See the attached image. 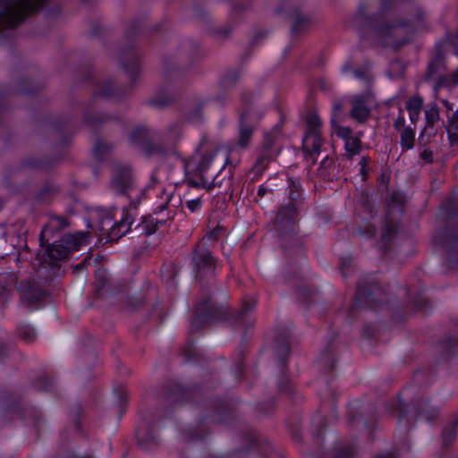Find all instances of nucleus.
Wrapping results in <instances>:
<instances>
[{"mask_svg":"<svg viewBox=\"0 0 458 458\" xmlns=\"http://www.w3.org/2000/svg\"><path fill=\"white\" fill-rule=\"evenodd\" d=\"M347 26L372 44L398 48L408 43L414 33L426 28L425 13L417 8L413 17L397 20L392 0H360Z\"/></svg>","mask_w":458,"mask_h":458,"instance_id":"f257e3e1","label":"nucleus"},{"mask_svg":"<svg viewBox=\"0 0 458 458\" xmlns=\"http://www.w3.org/2000/svg\"><path fill=\"white\" fill-rule=\"evenodd\" d=\"M216 156V148L202 140L196 152L184 161L185 180L189 186L210 191L217 184L216 176L210 174Z\"/></svg>","mask_w":458,"mask_h":458,"instance_id":"f03ea898","label":"nucleus"},{"mask_svg":"<svg viewBox=\"0 0 458 458\" xmlns=\"http://www.w3.org/2000/svg\"><path fill=\"white\" fill-rule=\"evenodd\" d=\"M128 139L131 145L140 148L148 156L165 153V147L154 142L161 139V133L148 126H136L130 131Z\"/></svg>","mask_w":458,"mask_h":458,"instance_id":"7ed1b4c3","label":"nucleus"},{"mask_svg":"<svg viewBox=\"0 0 458 458\" xmlns=\"http://www.w3.org/2000/svg\"><path fill=\"white\" fill-rule=\"evenodd\" d=\"M287 182L289 199L293 202L282 207L278 210L276 216V225L278 230H281L284 225L286 227L293 230V220L299 209L297 200L301 197L302 190L300 181L296 178L289 177Z\"/></svg>","mask_w":458,"mask_h":458,"instance_id":"20e7f679","label":"nucleus"},{"mask_svg":"<svg viewBox=\"0 0 458 458\" xmlns=\"http://www.w3.org/2000/svg\"><path fill=\"white\" fill-rule=\"evenodd\" d=\"M196 278L203 279L215 274L216 260L209 249L202 242L196 243L192 250L191 262Z\"/></svg>","mask_w":458,"mask_h":458,"instance_id":"39448f33","label":"nucleus"},{"mask_svg":"<svg viewBox=\"0 0 458 458\" xmlns=\"http://www.w3.org/2000/svg\"><path fill=\"white\" fill-rule=\"evenodd\" d=\"M226 310L216 305L211 299L204 298L199 301L195 308V315L191 321V330H199L214 320L224 319Z\"/></svg>","mask_w":458,"mask_h":458,"instance_id":"423d86ee","label":"nucleus"},{"mask_svg":"<svg viewBox=\"0 0 458 458\" xmlns=\"http://www.w3.org/2000/svg\"><path fill=\"white\" fill-rule=\"evenodd\" d=\"M322 123L319 116L315 112H310L307 115V130L302 139L303 149L309 154L315 162V157L320 152L323 140L320 135Z\"/></svg>","mask_w":458,"mask_h":458,"instance_id":"0eeeda50","label":"nucleus"},{"mask_svg":"<svg viewBox=\"0 0 458 458\" xmlns=\"http://www.w3.org/2000/svg\"><path fill=\"white\" fill-rule=\"evenodd\" d=\"M260 114L255 106H248L242 112L239 121V134L235 146L246 149L251 141L255 125L260 118Z\"/></svg>","mask_w":458,"mask_h":458,"instance_id":"6e6552de","label":"nucleus"},{"mask_svg":"<svg viewBox=\"0 0 458 458\" xmlns=\"http://www.w3.org/2000/svg\"><path fill=\"white\" fill-rule=\"evenodd\" d=\"M110 188L116 194L131 197L130 194L135 191V180L130 165L120 164L114 166Z\"/></svg>","mask_w":458,"mask_h":458,"instance_id":"1a4fd4ad","label":"nucleus"},{"mask_svg":"<svg viewBox=\"0 0 458 458\" xmlns=\"http://www.w3.org/2000/svg\"><path fill=\"white\" fill-rule=\"evenodd\" d=\"M350 116L359 123H365L370 115L372 98L369 94L352 95L347 98Z\"/></svg>","mask_w":458,"mask_h":458,"instance_id":"9d476101","label":"nucleus"},{"mask_svg":"<svg viewBox=\"0 0 458 458\" xmlns=\"http://www.w3.org/2000/svg\"><path fill=\"white\" fill-rule=\"evenodd\" d=\"M379 291L377 284L372 280L361 279L358 282L355 294V306L357 308L376 307V297Z\"/></svg>","mask_w":458,"mask_h":458,"instance_id":"9b49d317","label":"nucleus"},{"mask_svg":"<svg viewBox=\"0 0 458 458\" xmlns=\"http://www.w3.org/2000/svg\"><path fill=\"white\" fill-rule=\"evenodd\" d=\"M132 224L133 215L131 213L130 209L123 208L120 220L108 228V239L110 241H117L129 232Z\"/></svg>","mask_w":458,"mask_h":458,"instance_id":"f8f14e48","label":"nucleus"},{"mask_svg":"<svg viewBox=\"0 0 458 458\" xmlns=\"http://www.w3.org/2000/svg\"><path fill=\"white\" fill-rule=\"evenodd\" d=\"M120 66L133 80L140 73V60L137 52L133 49L123 51L121 55Z\"/></svg>","mask_w":458,"mask_h":458,"instance_id":"ddd939ff","label":"nucleus"},{"mask_svg":"<svg viewBox=\"0 0 458 458\" xmlns=\"http://www.w3.org/2000/svg\"><path fill=\"white\" fill-rule=\"evenodd\" d=\"M426 125L420 134V140H423L425 135L428 137L435 135V125L440 120L439 108L436 103L429 104L425 110Z\"/></svg>","mask_w":458,"mask_h":458,"instance_id":"4468645a","label":"nucleus"},{"mask_svg":"<svg viewBox=\"0 0 458 458\" xmlns=\"http://www.w3.org/2000/svg\"><path fill=\"white\" fill-rule=\"evenodd\" d=\"M45 297V293L35 287H29L22 291L21 299L22 303L29 309L36 310L39 308L41 301Z\"/></svg>","mask_w":458,"mask_h":458,"instance_id":"2eb2a0df","label":"nucleus"},{"mask_svg":"<svg viewBox=\"0 0 458 458\" xmlns=\"http://www.w3.org/2000/svg\"><path fill=\"white\" fill-rule=\"evenodd\" d=\"M172 211H168L165 218H153L151 216H145L142 217L141 223L139 225L138 228L142 232V233H145L146 235H150L156 233L157 228L159 226H162L165 225V220L172 218L174 216V214Z\"/></svg>","mask_w":458,"mask_h":458,"instance_id":"dca6fc26","label":"nucleus"},{"mask_svg":"<svg viewBox=\"0 0 458 458\" xmlns=\"http://www.w3.org/2000/svg\"><path fill=\"white\" fill-rule=\"evenodd\" d=\"M445 130L451 145L458 143V110L451 111L446 115Z\"/></svg>","mask_w":458,"mask_h":458,"instance_id":"f3484780","label":"nucleus"},{"mask_svg":"<svg viewBox=\"0 0 458 458\" xmlns=\"http://www.w3.org/2000/svg\"><path fill=\"white\" fill-rule=\"evenodd\" d=\"M447 251V257L450 262L458 261V229L449 235L444 241H439Z\"/></svg>","mask_w":458,"mask_h":458,"instance_id":"a211bd4d","label":"nucleus"},{"mask_svg":"<svg viewBox=\"0 0 458 458\" xmlns=\"http://www.w3.org/2000/svg\"><path fill=\"white\" fill-rule=\"evenodd\" d=\"M49 262L61 260L68 257V247L61 240L59 242L51 244L46 250Z\"/></svg>","mask_w":458,"mask_h":458,"instance_id":"6ab92c4d","label":"nucleus"},{"mask_svg":"<svg viewBox=\"0 0 458 458\" xmlns=\"http://www.w3.org/2000/svg\"><path fill=\"white\" fill-rule=\"evenodd\" d=\"M398 131L400 133V146L403 151L412 149L415 144L416 128L407 126Z\"/></svg>","mask_w":458,"mask_h":458,"instance_id":"aec40b11","label":"nucleus"},{"mask_svg":"<svg viewBox=\"0 0 458 458\" xmlns=\"http://www.w3.org/2000/svg\"><path fill=\"white\" fill-rule=\"evenodd\" d=\"M293 24L292 26V30L294 34L304 31L308 29L311 23L310 18L299 11H294L293 13Z\"/></svg>","mask_w":458,"mask_h":458,"instance_id":"412c9836","label":"nucleus"},{"mask_svg":"<svg viewBox=\"0 0 458 458\" xmlns=\"http://www.w3.org/2000/svg\"><path fill=\"white\" fill-rule=\"evenodd\" d=\"M86 235L84 233H77L74 234L65 235L62 241L68 247L69 253L71 251L78 250L84 243Z\"/></svg>","mask_w":458,"mask_h":458,"instance_id":"4be33fe9","label":"nucleus"},{"mask_svg":"<svg viewBox=\"0 0 458 458\" xmlns=\"http://www.w3.org/2000/svg\"><path fill=\"white\" fill-rule=\"evenodd\" d=\"M277 345L276 347V352L278 358V366L284 368L286 363V358L290 352V345L286 337L282 340L277 339Z\"/></svg>","mask_w":458,"mask_h":458,"instance_id":"5701e85b","label":"nucleus"},{"mask_svg":"<svg viewBox=\"0 0 458 458\" xmlns=\"http://www.w3.org/2000/svg\"><path fill=\"white\" fill-rule=\"evenodd\" d=\"M240 73L236 70H231L225 72L219 81V86L222 90H227L232 89L239 81Z\"/></svg>","mask_w":458,"mask_h":458,"instance_id":"b1692460","label":"nucleus"},{"mask_svg":"<svg viewBox=\"0 0 458 458\" xmlns=\"http://www.w3.org/2000/svg\"><path fill=\"white\" fill-rule=\"evenodd\" d=\"M157 197L159 200L156 203L155 212L161 214L163 211L167 209L168 204L172 200V193L168 192L163 187H157Z\"/></svg>","mask_w":458,"mask_h":458,"instance_id":"393cba45","label":"nucleus"},{"mask_svg":"<svg viewBox=\"0 0 458 458\" xmlns=\"http://www.w3.org/2000/svg\"><path fill=\"white\" fill-rule=\"evenodd\" d=\"M344 148L348 158L352 159L353 156L359 155L361 151V141L357 137H349L344 141Z\"/></svg>","mask_w":458,"mask_h":458,"instance_id":"a878e982","label":"nucleus"},{"mask_svg":"<svg viewBox=\"0 0 458 458\" xmlns=\"http://www.w3.org/2000/svg\"><path fill=\"white\" fill-rule=\"evenodd\" d=\"M276 153L277 150H271L260 147L256 161V165L260 169L265 168L267 164L276 157Z\"/></svg>","mask_w":458,"mask_h":458,"instance_id":"bb28decb","label":"nucleus"},{"mask_svg":"<svg viewBox=\"0 0 458 458\" xmlns=\"http://www.w3.org/2000/svg\"><path fill=\"white\" fill-rule=\"evenodd\" d=\"M67 225H68V223L64 217L59 216H52L49 219L48 224L42 229V231L40 233V237H42L43 234L45 233H47V231L48 229H50L52 231H60V230L64 229V227H66Z\"/></svg>","mask_w":458,"mask_h":458,"instance_id":"cd10ccee","label":"nucleus"},{"mask_svg":"<svg viewBox=\"0 0 458 458\" xmlns=\"http://www.w3.org/2000/svg\"><path fill=\"white\" fill-rule=\"evenodd\" d=\"M318 362L321 364V366H323L325 369L328 371L333 370L335 368V360L332 350L327 348L322 352L318 358Z\"/></svg>","mask_w":458,"mask_h":458,"instance_id":"c85d7f7f","label":"nucleus"},{"mask_svg":"<svg viewBox=\"0 0 458 458\" xmlns=\"http://www.w3.org/2000/svg\"><path fill=\"white\" fill-rule=\"evenodd\" d=\"M458 426V420L454 421L452 424L445 427L443 430L442 440L443 445L447 446L456 438V428Z\"/></svg>","mask_w":458,"mask_h":458,"instance_id":"c756f323","label":"nucleus"},{"mask_svg":"<svg viewBox=\"0 0 458 458\" xmlns=\"http://www.w3.org/2000/svg\"><path fill=\"white\" fill-rule=\"evenodd\" d=\"M111 151V146L104 141H98L93 148L94 157L99 160H104Z\"/></svg>","mask_w":458,"mask_h":458,"instance_id":"7c9ffc66","label":"nucleus"},{"mask_svg":"<svg viewBox=\"0 0 458 458\" xmlns=\"http://www.w3.org/2000/svg\"><path fill=\"white\" fill-rule=\"evenodd\" d=\"M18 333L21 339L29 344L32 343L37 337L36 330L30 325L20 326L18 327Z\"/></svg>","mask_w":458,"mask_h":458,"instance_id":"2f4dec72","label":"nucleus"},{"mask_svg":"<svg viewBox=\"0 0 458 458\" xmlns=\"http://www.w3.org/2000/svg\"><path fill=\"white\" fill-rule=\"evenodd\" d=\"M137 438L139 444L142 446H146L149 443L157 444V440L152 432H148L145 428H139L137 430Z\"/></svg>","mask_w":458,"mask_h":458,"instance_id":"473e14b6","label":"nucleus"},{"mask_svg":"<svg viewBox=\"0 0 458 458\" xmlns=\"http://www.w3.org/2000/svg\"><path fill=\"white\" fill-rule=\"evenodd\" d=\"M440 214L445 217H453L457 214V206L454 199H448L440 208Z\"/></svg>","mask_w":458,"mask_h":458,"instance_id":"72a5a7b5","label":"nucleus"},{"mask_svg":"<svg viewBox=\"0 0 458 458\" xmlns=\"http://www.w3.org/2000/svg\"><path fill=\"white\" fill-rule=\"evenodd\" d=\"M112 89L113 82L111 81H105L98 85L95 94L105 98H111L115 96Z\"/></svg>","mask_w":458,"mask_h":458,"instance_id":"f704fd0d","label":"nucleus"},{"mask_svg":"<svg viewBox=\"0 0 458 458\" xmlns=\"http://www.w3.org/2000/svg\"><path fill=\"white\" fill-rule=\"evenodd\" d=\"M396 233V225L392 222H386L382 228V240L388 242Z\"/></svg>","mask_w":458,"mask_h":458,"instance_id":"c9c22d12","label":"nucleus"},{"mask_svg":"<svg viewBox=\"0 0 458 458\" xmlns=\"http://www.w3.org/2000/svg\"><path fill=\"white\" fill-rule=\"evenodd\" d=\"M355 454L353 445L337 447L334 453V458H352Z\"/></svg>","mask_w":458,"mask_h":458,"instance_id":"e433bc0d","label":"nucleus"},{"mask_svg":"<svg viewBox=\"0 0 458 458\" xmlns=\"http://www.w3.org/2000/svg\"><path fill=\"white\" fill-rule=\"evenodd\" d=\"M423 98L420 96H414L406 102L407 111L421 112Z\"/></svg>","mask_w":458,"mask_h":458,"instance_id":"4c0bfd02","label":"nucleus"},{"mask_svg":"<svg viewBox=\"0 0 458 458\" xmlns=\"http://www.w3.org/2000/svg\"><path fill=\"white\" fill-rule=\"evenodd\" d=\"M255 301H245L242 305V310L237 313L235 319L238 322H243L244 318L247 316L248 312L251 311L255 307Z\"/></svg>","mask_w":458,"mask_h":458,"instance_id":"58836bf2","label":"nucleus"},{"mask_svg":"<svg viewBox=\"0 0 458 458\" xmlns=\"http://www.w3.org/2000/svg\"><path fill=\"white\" fill-rule=\"evenodd\" d=\"M438 414V410L436 407H430L428 410H420L417 413L418 420H431Z\"/></svg>","mask_w":458,"mask_h":458,"instance_id":"ea45409f","label":"nucleus"},{"mask_svg":"<svg viewBox=\"0 0 458 458\" xmlns=\"http://www.w3.org/2000/svg\"><path fill=\"white\" fill-rule=\"evenodd\" d=\"M276 140V132L265 133L261 147L264 148L271 149V150H276V148L275 146Z\"/></svg>","mask_w":458,"mask_h":458,"instance_id":"a19ab883","label":"nucleus"},{"mask_svg":"<svg viewBox=\"0 0 458 458\" xmlns=\"http://www.w3.org/2000/svg\"><path fill=\"white\" fill-rule=\"evenodd\" d=\"M390 210L387 214V218L390 216V213L392 212L394 206L399 209L400 212H403V198L397 193H394L390 197Z\"/></svg>","mask_w":458,"mask_h":458,"instance_id":"79ce46f5","label":"nucleus"},{"mask_svg":"<svg viewBox=\"0 0 458 458\" xmlns=\"http://www.w3.org/2000/svg\"><path fill=\"white\" fill-rule=\"evenodd\" d=\"M405 117H404V112L402 108H399V113L395 120L394 121L393 127L395 131H400L403 128H406L405 126Z\"/></svg>","mask_w":458,"mask_h":458,"instance_id":"37998d69","label":"nucleus"},{"mask_svg":"<svg viewBox=\"0 0 458 458\" xmlns=\"http://www.w3.org/2000/svg\"><path fill=\"white\" fill-rule=\"evenodd\" d=\"M353 76L368 84L370 81V74L366 69H354L352 71Z\"/></svg>","mask_w":458,"mask_h":458,"instance_id":"c03bdc74","label":"nucleus"},{"mask_svg":"<svg viewBox=\"0 0 458 458\" xmlns=\"http://www.w3.org/2000/svg\"><path fill=\"white\" fill-rule=\"evenodd\" d=\"M186 207L191 213L199 211L202 207L201 198H196V199L188 200L186 202Z\"/></svg>","mask_w":458,"mask_h":458,"instance_id":"a18cd8bd","label":"nucleus"},{"mask_svg":"<svg viewBox=\"0 0 458 458\" xmlns=\"http://www.w3.org/2000/svg\"><path fill=\"white\" fill-rule=\"evenodd\" d=\"M359 233L368 238L373 237L376 233V227L370 223H367L364 226H360Z\"/></svg>","mask_w":458,"mask_h":458,"instance_id":"49530a36","label":"nucleus"},{"mask_svg":"<svg viewBox=\"0 0 458 458\" xmlns=\"http://www.w3.org/2000/svg\"><path fill=\"white\" fill-rule=\"evenodd\" d=\"M106 272L99 270L97 273L96 288L98 291L102 290L106 286Z\"/></svg>","mask_w":458,"mask_h":458,"instance_id":"de8ad7c7","label":"nucleus"},{"mask_svg":"<svg viewBox=\"0 0 458 458\" xmlns=\"http://www.w3.org/2000/svg\"><path fill=\"white\" fill-rule=\"evenodd\" d=\"M181 129L178 124L173 123L166 130L167 137L171 140H177L180 136Z\"/></svg>","mask_w":458,"mask_h":458,"instance_id":"09e8293b","label":"nucleus"},{"mask_svg":"<svg viewBox=\"0 0 458 458\" xmlns=\"http://www.w3.org/2000/svg\"><path fill=\"white\" fill-rule=\"evenodd\" d=\"M173 100V98L171 96H168V97H165L164 98H162L161 97H159L158 95H156L152 99H151V104L153 106H166L168 105L169 103H171Z\"/></svg>","mask_w":458,"mask_h":458,"instance_id":"8fccbe9b","label":"nucleus"},{"mask_svg":"<svg viewBox=\"0 0 458 458\" xmlns=\"http://www.w3.org/2000/svg\"><path fill=\"white\" fill-rule=\"evenodd\" d=\"M369 163L370 158L369 157H362L359 162V165H360V172L363 178L368 174Z\"/></svg>","mask_w":458,"mask_h":458,"instance_id":"3c124183","label":"nucleus"},{"mask_svg":"<svg viewBox=\"0 0 458 458\" xmlns=\"http://www.w3.org/2000/svg\"><path fill=\"white\" fill-rule=\"evenodd\" d=\"M399 424L401 425L403 422L405 423V429L410 427V421L407 417V411L403 409V405L399 403Z\"/></svg>","mask_w":458,"mask_h":458,"instance_id":"603ef678","label":"nucleus"},{"mask_svg":"<svg viewBox=\"0 0 458 458\" xmlns=\"http://www.w3.org/2000/svg\"><path fill=\"white\" fill-rule=\"evenodd\" d=\"M352 132V131L349 127H341L338 131V135L345 141L349 137H353Z\"/></svg>","mask_w":458,"mask_h":458,"instance_id":"864d4df0","label":"nucleus"},{"mask_svg":"<svg viewBox=\"0 0 458 458\" xmlns=\"http://www.w3.org/2000/svg\"><path fill=\"white\" fill-rule=\"evenodd\" d=\"M113 220V216L110 214H106L100 222V230L105 231L107 230L106 226L110 225Z\"/></svg>","mask_w":458,"mask_h":458,"instance_id":"5fc2aeb1","label":"nucleus"},{"mask_svg":"<svg viewBox=\"0 0 458 458\" xmlns=\"http://www.w3.org/2000/svg\"><path fill=\"white\" fill-rule=\"evenodd\" d=\"M409 117L411 120V123L413 124V127L416 128V123L420 119V112H415V111H408Z\"/></svg>","mask_w":458,"mask_h":458,"instance_id":"6e6d98bb","label":"nucleus"},{"mask_svg":"<svg viewBox=\"0 0 458 458\" xmlns=\"http://www.w3.org/2000/svg\"><path fill=\"white\" fill-rule=\"evenodd\" d=\"M288 383H289L288 378L284 377L279 381V383H278V388H279V390H280L281 392H287V391H289V390H290V388H288V387L286 386V385H287Z\"/></svg>","mask_w":458,"mask_h":458,"instance_id":"4d7b16f0","label":"nucleus"},{"mask_svg":"<svg viewBox=\"0 0 458 458\" xmlns=\"http://www.w3.org/2000/svg\"><path fill=\"white\" fill-rule=\"evenodd\" d=\"M420 157L427 162L430 163L433 161V153L430 150L424 149V151L420 154Z\"/></svg>","mask_w":458,"mask_h":458,"instance_id":"13d9d810","label":"nucleus"},{"mask_svg":"<svg viewBox=\"0 0 458 458\" xmlns=\"http://www.w3.org/2000/svg\"><path fill=\"white\" fill-rule=\"evenodd\" d=\"M268 191L267 187L265 185H260L258 190V196L264 197Z\"/></svg>","mask_w":458,"mask_h":458,"instance_id":"bf43d9fd","label":"nucleus"},{"mask_svg":"<svg viewBox=\"0 0 458 458\" xmlns=\"http://www.w3.org/2000/svg\"><path fill=\"white\" fill-rule=\"evenodd\" d=\"M6 346L3 341L0 340V359L6 355Z\"/></svg>","mask_w":458,"mask_h":458,"instance_id":"052dcab7","label":"nucleus"},{"mask_svg":"<svg viewBox=\"0 0 458 458\" xmlns=\"http://www.w3.org/2000/svg\"><path fill=\"white\" fill-rule=\"evenodd\" d=\"M7 295V289L5 286L0 284V300Z\"/></svg>","mask_w":458,"mask_h":458,"instance_id":"680f3d73","label":"nucleus"},{"mask_svg":"<svg viewBox=\"0 0 458 458\" xmlns=\"http://www.w3.org/2000/svg\"><path fill=\"white\" fill-rule=\"evenodd\" d=\"M85 122H86V123H87L88 125H89V126H93V125H95V123H96V122H95L94 120H92V119H91L89 116H88V115L85 117Z\"/></svg>","mask_w":458,"mask_h":458,"instance_id":"e2e57ef3","label":"nucleus"},{"mask_svg":"<svg viewBox=\"0 0 458 458\" xmlns=\"http://www.w3.org/2000/svg\"><path fill=\"white\" fill-rule=\"evenodd\" d=\"M349 71H351V66L349 65V64H345L344 65H343L342 72L344 74H346Z\"/></svg>","mask_w":458,"mask_h":458,"instance_id":"0e129e2a","label":"nucleus"},{"mask_svg":"<svg viewBox=\"0 0 458 458\" xmlns=\"http://www.w3.org/2000/svg\"><path fill=\"white\" fill-rule=\"evenodd\" d=\"M138 204H139V201H137V202H135V201H131V202H130V207H131V208L136 209V208H137Z\"/></svg>","mask_w":458,"mask_h":458,"instance_id":"69168bd1","label":"nucleus"},{"mask_svg":"<svg viewBox=\"0 0 458 458\" xmlns=\"http://www.w3.org/2000/svg\"><path fill=\"white\" fill-rule=\"evenodd\" d=\"M289 52H290V47H285V48H284V55H286V54H287V53H289Z\"/></svg>","mask_w":458,"mask_h":458,"instance_id":"338daca9","label":"nucleus"},{"mask_svg":"<svg viewBox=\"0 0 458 458\" xmlns=\"http://www.w3.org/2000/svg\"><path fill=\"white\" fill-rule=\"evenodd\" d=\"M216 99V101H217V102H223V100H222V98H220V96H217Z\"/></svg>","mask_w":458,"mask_h":458,"instance_id":"774afa93","label":"nucleus"}]
</instances>
